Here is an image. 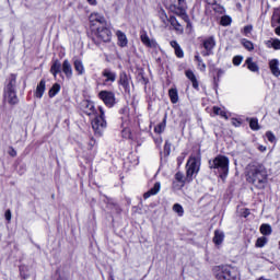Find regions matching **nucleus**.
Masks as SVG:
<instances>
[{"mask_svg": "<svg viewBox=\"0 0 280 280\" xmlns=\"http://www.w3.org/2000/svg\"><path fill=\"white\" fill-rule=\"evenodd\" d=\"M246 180L256 189H266L268 185V170L264 164L254 162L246 167Z\"/></svg>", "mask_w": 280, "mask_h": 280, "instance_id": "obj_1", "label": "nucleus"}, {"mask_svg": "<svg viewBox=\"0 0 280 280\" xmlns=\"http://www.w3.org/2000/svg\"><path fill=\"white\" fill-rule=\"evenodd\" d=\"M19 74L11 73L5 79L4 88H3V97L4 101L8 102L11 106H16L19 104V96L16 95V79Z\"/></svg>", "mask_w": 280, "mask_h": 280, "instance_id": "obj_2", "label": "nucleus"}, {"mask_svg": "<svg viewBox=\"0 0 280 280\" xmlns=\"http://www.w3.org/2000/svg\"><path fill=\"white\" fill-rule=\"evenodd\" d=\"M209 167L219 174V177L223 180H226L229 176V159L225 155H217L213 160H209Z\"/></svg>", "mask_w": 280, "mask_h": 280, "instance_id": "obj_3", "label": "nucleus"}, {"mask_svg": "<svg viewBox=\"0 0 280 280\" xmlns=\"http://www.w3.org/2000/svg\"><path fill=\"white\" fill-rule=\"evenodd\" d=\"M212 272L217 280H240V271L229 265L215 266Z\"/></svg>", "mask_w": 280, "mask_h": 280, "instance_id": "obj_4", "label": "nucleus"}, {"mask_svg": "<svg viewBox=\"0 0 280 280\" xmlns=\"http://www.w3.org/2000/svg\"><path fill=\"white\" fill-rule=\"evenodd\" d=\"M98 110L100 115H96L95 118L92 120V128L96 137H102L108 124L106 122V115L104 114V108L98 107Z\"/></svg>", "mask_w": 280, "mask_h": 280, "instance_id": "obj_5", "label": "nucleus"}, {"mask_svg": "<svg viewBox=\"0 0 280 280\" xmlns=\"http://www.w3.org/2000/svg\"><path fill=\"white\" fill-rule=\"evenodd\" d=\"M186 179L188 183L194 180V174L200 172V153L197 156L191 155L186 164Z\"/></svg>", "mask_w": 280, "mask_h": 280, "instance_id": "obj_6", "label": "nucleus"}, {"mask_svg": "<svg viewBox=\"0 0 280 280\" xmlns=\"http://www.w3.org/2000/svg\"><path fill=\"white\" fill-rule=\"evenodd\" d=\"M110 38H113V33L108 27H106V25H103L96 28L92 40L97 47H100L102 43H110Z\"/></svg>", "mask_w": 280, "mask_h": 280, "instance_id": "obj_7", "label": "nucleus"}, {"mask_svg": "<svg viewBox=\"0 0 280 280\" xmlns=\"http://www.w3.org/2000/svg\"><path fill=\"white\" fill-rule=\"evenodd\" d=\"M164 3L167 10L177 14V16H183V14H185V9H183L185 0H165Z\"/></svg>", "mask_w": 280, "mask_h": 280, "instance_id": "obj_8", "label": "nucleus"}, {"mask_svg": "<svg viewBox=\"0 0 280 280\" xmlns=\"http://www.w3.org/2000/svg\"><path fill=\"white\" fill-rule=\"evenodd\" d=\"M98 98L107 106V108H113L117 104V97L115 96V92L103 90L98 93Z\"/></svg>", "mask_w": 280, "mask_h": 280, "instance_id": "obj_9", "label": "nucleus"}, {"mask_svg": "<svg viewBox=\"0 0 280 280\" xmlns=\"http://www.w3.org/2000/svg\"><path fill=\"white\" fill-rule=\"evenodd\" d=\"M80 108L84 115L91 117V115H97V109H95V104L92 101L83 100L80 103Z\"/></svg>", "mask_w": 280, "mask_h": 280, "instance_id": "obj_10", "label": "nucleus"}, {"mask_svg": "<svg viewBox=\"0 0 280 280\" xmlns=\"http://www.w3.org/2000/svg\"><path fill=\"white\" fill-rule=\"evenodd\" d=\"M187 178H185V175L183 172H177L174 176L173 183H172V189L173 191H180L183 187H185V182Z\"/></svg>", "mask_w": 280, "mask_h": 280, "instance_id": "obj_11", "label": "nucleus"}, {"mask_svg": "<svg viewBox=\"0 0 280 280\" xmlns=\"http://www.w3.org/2000/svg\"><path fill=\"white\" fill-rule=\"evenodd\" d=\"M90 23H91V26L92 27H95V25H106V18H104V15L102 13H97V12H94V13H91L90 15Z\"/></svg>", "mask_w": 280, "mask_h": 280, "instance_id": "obj_12", "label": "nucleus"}, {"mask_svg": "<svg viewBox=\"0 0 280 280\" xmlns=\"http://www.w3.org/2000/svg\"><path fill=\"white\" fill-rule=\"evenodd\" d=\"M102 77L105 78L104 84H113L117 80V72L113 71L109 68H106L102 71Z\"/></svg>", "mask_w": 280, "mask_h": 280, "instance_id": "obj_13", "label": "nucleus"}, {"mask_svg": "<svg viewBox=\"0 0 280 280\" xmlns=\"http://www.w3.org/2000/svg\"><path fill=\"white\" fill-rule=\"evenodd\" d=\"M140 40L144 47H149L150 49H156V47H159L156 40L150 39V36H148L147 32L141 33Z\"/></svg>", "mask_w": 280, "mask_h": 280, "instance_id": "obj_14", "label": "nucleus"}, {"mask_svg": "<svg viewBox=\"0 0 280 280\" xmlns=\"http://www.w3.org/2000/svg\"><path fill=\"white\" fill-rule=\"evenodd\" d=\"M118 84L122 86L125 93H130V79L128 78V74L126 72H120Z\"/></svg>", "mask_w": 280, "mask_h": 280, "instance_id": "obj_15", "label": "nucleus"}, {"mask_svg": "<svg viewBox=\"0 0 280 280\" xmlns=\"http://www.w3.org/2000/svg\"><path fill=\"white\" fill-rule=\"evenodd\" d=\"M46 85H47V82L45 81V79H42L37 84L34 93V96L37 97V100H42L43 95H45Z\"/></svg>", "mask_w": 280, "mask_h": 280, "instance_id": "obj_16", "label": "nucleus"}, {"mask_svg": "<svg viewBox=\"0 0 280 280\" xmlns=\"http://www.w3.org/2000/svg\"><path fill=\"white\" fill-rule=\"evenodd\" d=\"M185 75L186 78H188V80H190L192 89H195V91H200V83L198 82V79L196 78L194 71L186 70Z\"/></svg>", "mask_w": 280, "mask_h": 280, "instance_id": "obj_17", "label": "nucleus"}, {"mask_svg": "<svg viewBox=\"0 0 280 280\" xmlns=\"http://www.w3.org/2000/svg\"><path fill=\"white\" fill-rule=\"evenodd\" d=\"M61 69L66 78H68L69 80L73 78V68L71 67V62H69L68 59L63 60Z\"/></svg>", "mask_w": 280, "mask_h": 280, "instance_id": "obj_18", "label": "nucleus"}, {"mask_svg": "<svg viewBox=\"0 0 280 280\" xmlns=\"http://www.w3.org/2000/svg\"><path fill=\"white\" fill-rule=\"evenodd\" d=\"M202 46L206 51H213V49H215V37L209 36L208 38L203 39Z\"/></svg>", "mask_w": 280, "mask_h": 280, "instance_id": "obj_19", "label": "nucleus"}, {"mask_svg": "<svg viewBox=\"0 0 280 280\" xmlns=\"http://www.w3.org/2000/svg\"><path fill=\"white\" fill-rule=\"evenodd\" d=\"M116 36L118 38V47H128V37L126 36V33L117 31Z\"/></svg>", "mask_w": 280, "mask_h": 280, "instance_id": "obj_20", "label": "nucleus"}, {"mask_svg": "<svg viewBox=\"0 0 280 280\" xmlns=\"http://www.w3.org/2000/svg\"><path fill=\"white\" fill-rule=\"evenodd\" d=\"M62 72V63H60V60L56 59L54 60L51 67H50V73L56 78L58 73Z\"/></svg>", "mask_w": 280, "mask_h": 280, "instance_id": "obj_21", "label": "nucleus"}, {"mask_svg": "<svg viewBox=\"0 0 280 280\" xmlns=\"http://www.w3.org/2000/svg\"><path fill=\"white\" fill-rule=\"evenodd\" d=\"M73 67L77 75H84V73L86 72L84 70V63L81 61V59H73Z\"/></svg>", "mask_w": 280, "mask_h": 280, "instance_id": "obj_22", "label": "nucleus"}, {"mask_svg": "<svg viewBox=\"0 0 280 280\" xmlns=\"http://www.w3.org/2000/svg\"><path fill=\"white\" fill-rule=\"evenodd\" d=\"M161 191V183L156 182L154 186L147 192H144L143 198L144 200H148L151 196H156Z\"/></svg>", "mask_w": 280, "mask_h": 280, "instance_id": "obj_23", "label": "nucleus"}, {"mask_svg": "<svg viewBox=\"0 0 280 280\" xmlns=\"http://www.w3.org/2000/svg\"><path fill=\"white\" fill-rule=\"evenodd\" d=\"M161 191V183L156 182L154 186L147 192H144L143 198L144 200H148L151 196H156Z\"/></svg>", "mask_w": 280, "mask_h": 280, "instance_id": "obj_24", "label": "nucleus"}, {"mask_svg": "<svg viewBox=\"0 0 280 280\" xmlns=\"http://www.w3.org/2000/svg\"><path fill=\"white\" fill-rule=\"evenodd\" d=\"M278 25H280V5L273 9L271 16V27H277Z\"/></svg>", "mask_w": 280, "mask_h": 280, "instance_id": "obj_25", "label": "nucleus"}, {"mask_svg": "<svg viewBox=\"0 0 280 280\" xmlns=\"http://www.w3.org/2000/svg\"><path fill=\"white\" fill-rule=\"evenodd\" d=\"M269 69L271 71L272 75H275L276 78H279L280 69H279V61L277 59H272L269 62Z\"/></svg>", "mask_w": 280, "mask_h": 280, "instance_id": "obj_26", "label": "nucleus"}, {"mask_svg": "<svg viewBox=\"0 0 280 280\" xmlns=\"http://www.w3.org/2000/svg\"><path fill=\"white\" fill-rule=\"evenodd\" d=\"M212 242H213V244H215V246H220V244H222V242H224V232H222L220 230H215Z\"/></svg>", "mask_w": 280, "mask_h": 280, "instance_id": "obj_27", "label": "nucleus"}, {"mask_svg": "<svg viewBox=\"0 0 280 280\" xmlns=\"http://www.w3.org/2000/svg\"><path fill=\"white\" fill-rule=\"evenodd\" d=\"M265 45H266V47H268V49L279 50L280 49V39L279 38H271L269 40H266Z\"/></svg>", "mask_w": 280, "mask_h": 280, "instance_id": "obj_28", "label": "nucleus"}, {"mask_svg": "<svg viewBox=\"0 0 280 280\" xmlns=\"http://www.w3.org/2000/svg\"><path fill=\"white\" fill-rule=\"evenodd\" d=\"M88 150L92 152L93 156H97V140L90 138L88 142Z\"/></svg>", "mask_w": 280, "mask_h": 280, "instance_id": "obj_29", "label": "nucleus"}, {"mask_svg": "<svg viewBox=\"0 0 280 280\" xmlns=\"http://www.w3.org/2000/svg\"><path fill=\"white\" fill-rule=\"evenodd\" d=\"M245 63L247 65V69H249V71H253V73H257V71H259V66L257 65V62L253 61V57H248Z\"/></svg>", "mask_w": 280, "mask_h": 280, "instance_id": "obj_30", "label": "nucleus"}, {"mask_svg": "<svg viewBox=\"0 0 280 280\" xmlns=\"http://www.w3.org/2000/svg\"><path fill=\"white\" fill-rule=\"evenodd\" d=\"M168 23L172 25V27H174V30H176V32H180V30H183V26L174 15L170 16Z\"/></svg>", "mask_w": 280, "mask_h": 280, "instance_id": "obj_31", "label": "nucleus"}, {"mask_svg": "<svg viewBox=\"0 0 280 280\" xmlns=\"http://www.w3.org/2000/svg\"><path fill=\"white\" fill-rule=\"evenodd\" d=\"M60 93V83H55L48 91L49 97H56Z\"/></svg>", "mask_w": 280, "mask_h": 280, "instance_id": "obj_32", "label": "nucleus"}, {"mask_svg": "<svg viewBox=\"0 0 280 280\" xmlns=\"http://www.w3.org/2000/svg\"><path fill=\"white\" fill-rule=\"evenodd\" d=\"M168 97H170L172 104H178V90L171 89L168 91Z\"/></svg>", "mask_w": 280, "mask_h": 280, "instance_id": "obj_33", "label": "nucleus"}, {"mask_svg": "<svg viewBox=\"0 0 280 280\" xmlns=\"http://www.w3.org/2000/svg\"><path fill=\"white\" fill-rule=\"evenodd\" d=\"M19 270H20V277L22 279H28L30 278V268L25 265H21L19 267Z\"/></svg>", "mask_w": 280, "mask_h": 280, "instance_id": "obj_34", "label": "nucleus"}, {"mask_svg": "<svg viewBox=\"0 0 280 280\" xmlns=\"http://www.w3.org/2000/svg\"><path fill=\"white\" fill-rule=\"evenodd\" d=\"M195 60L196 62H198V69L200 71H207V65L205 63V61L202 60V57H200L199 54L195 55Z\"/></svg>", "mask_w": 280, "mask_h": 280, "instance_id": "obj_35", "label": "nucleus"}, {"mask_svg": "<svg viewBox=\"0 0 280 280\" xmlns=\"http://www.w3.org/2000/svg\"><path fill=\"white\" fill-rule=\"evenodd\" d=\"M260 233L261 235H272V226L270 224H261L260 225Z\"/></svg>", "mask_w": 280, "mask_h": 280, "instance_id": "obj_36", "label": "nucleus"}, {"mask_svg": "<svg viewBox=\"0 0 280 280\" xmlns=\"http://www.w3.org/2000/svg\"><path fill=\"white\" fill-rule=\"evenodd\" d=\"M173 211L174 213H177L178 218H183V215H185V209L180 203H175L173 206Z\"/></svg>", "mask_w": 280, "mask_h": 280, "instance_id": "obj_37", "label": "nucleus"}, {"mask_svg": "<svg viewBox=\"0 0 280 280\" xmlns=\"http://www.w3.org/2000/svg\"><path fill=\"white\" fill-rule=\"evenodd\" d=\"M266 244H268V237L266 236H260L256 240V248H264V246H266Z\"/></svg>", "mask_w": 280, "mask_h": 280, "instance_id": "obj_38", "label": "nucleus"}, {"mask_svg": "<svg viewBox=\"0 0 280 280\" xmlns=\"http://www.w3.org/2000/svg\"><path fill=\"white\" fill-rule=\"evenodd\" d=\"M165 126H167V121L164 118L162 122H160L158 126L154 127V132H156L158 135H161L162 132L165 131Z\"/></svg>", "mask_w": 280, "mask_h": 280, "instance_id": "obj_39", "label": "nucleus"}, {"mask_svg": "<svg viewBox=\"0 0 280 280\" xmlns=\"http://www.w3.org/2000/svg\"><path fill=\"white\" fill-rule=\"evenodd\" d=\"M249 128L250 130H260L261 127H259V119L257 118H250L249 119Z\"/></svg>", "mask_w": 280, "mask_h": 280, "instance_id": "obj_40", "label": "nucleus"}, {"mask_svg": "<svg viewBox=\"0 0 280 280\" xmlns=\"http://www.w3.org/2000/svg\"><path fill=\"white\" fill-rule=\"evenodd\" d=\"M242 45L243 47H245V49H247V51H253V49H255V45L253 44V42L246 38L242 40Z\"/></svg>", "mask_w": 280, "mask_h": 280, "instance_id": "obj_41", "label": "nucleus"}, {"mask_svg": "<svg viewBox=\"0 0 280 280\" xmlns=\"http://www.w3.org/2000/svg\"><path fill=\"white\" fill-rule=\"evenodd\" d=\"M213 5H214L213 10L217 14H224V12H226V10L224 9V7H222V4L214 2Z\"/></svg>", "mask_w": 280, "mask_h": 280, "instance_id": "obj_42", "label": "nucleus"}, {"mask_svg": "<svg viewBox=\"0 0 280 280\" xmlns=\"http://www.w3.org/2000/svg\"><path fill=\"white\" fill-rule=\"evenodd\" d=\"M171 152H172V142H170V140H166L164 144V156H170Z\"/></svg>", "mask_w": 280, "mask_h": 280, "instance_id": "obj_43", "label": "nucleus"}, {"mask_svg": "<svg viewBox=\"0 0 280 280\" xmlns=\"http://www.w3.org/2000/svg\"><path fill=\"white\" fill-rule=\"evenodd\" d=\"M220 23H221V25H223V27H226V26L231 25V23H232L231 16L223 15L221 18V22Z\"/></svg>", "mask_w": 280, "mask_h": 280, "instance_id": "obj_44", "label": "nucleus"}, {"mask_svg": "<svg viewBox=\"0 0 280 280\" xmlns=\"http://www.w3.org/2000/svg\"><path fill=\"white\" fill-rule=\"evenodd\" d=\"M213 113L214 115H220V117H224L225 119H228L229 117L226 116V112L222 110V108L214 106L213 107Z\"/></svg>", "mask_w": 280, "mask_h": 280, "instance_id": "obj_45", "label": "nucleus"}, {"mask_svg": "<svg viewBox=\"0 0 280 280\" xmlns=\"http://www.w3.org/2000/svg\"><path fill=\"white\" fill-rule=\"evenodd\" d=\"M242 60H244V57L237 55L233 58V66L240 67L242 65Z\"/></svg>", "mask_w": 280, "mask_h": 280, "instance_id": "obj_46", "label": "nucleus"}, {"mask_svg": "<svg viewBox=\"0 0 280 280\" xmlns=\"http://www.w3.org/2000/svg\"><path fill=\"white\" fill-rule=\"evenodd\" d=\"M159 14L162 23H167V21H170V19H167V13H165V10H161Z\"/></svg>", "mask_w": 280, "mask_h": 280, "instance_id": "obj_47", "label": "nucleus"}, {"mask_svg": "<svg viewBox=\"0 0 280 280\" xmlns=\"http://www.w3.org/2000/svg\"><path fill=\"white\" fill-rule=\"evenodd\" d=\"M266 137L270 143H275V141H277V137H275V133L271 131H267Z\"/></svg>", "mask_w": 280, "mask_h": 280, "instance_id": "obj_48", "label": "nucleus"}, {"mask_svg": "<svg viewBox=\"0 0 280 280\" xmlns=\"http://www.w3.org/2000/svg\"><path fill=\"white\" fill-rule=\"evenodd\" d=\"M175 56L177 58H185V52L183 51V48H180V46L175 49Z\"/></svg>", "mask_w": 280, "mask_h": 280, "instance_id": "obj_49", "label": "nucleus"}, {"mask_svg": "<svg viewBox=\"0 0 280 280\" xmlns=\"http://www.w3.org/2000/svg\"><path fill=\"white\" fill-rule=\"evenodd\" d=\"M250 32H253V25H246V26H244V28H243V34H244L245 36H248V34H250Z\"/></svg>", "mask_w": 280, "mask_h": 280, "instance_id": "obj_50", "label": "nucleus"}, {"mask_svg": "<svg viewBox=\"0 0 280 280\" xmlns=\"http://www.w3.org/2000/svg\"><path fill=\"white\" fill-rule=\"evenodd\" d=\"M242 218H247L250 215V209L244 208L243 211L241 212Z\"/></svg>", "mask_w": 280, "mask_h": 280, "instance_id": "obj_51", "label": "nucleus"}, {"mask_svg": "<svg viewBox=\"0 0 280 280\" xmlns=\"http://www.w3.org/2000/svg\"><path fill=\"white\" fill-rule=\"evenodd\" d=\"M4 218L8 222H10V220H12V211L7 210L4 213Z\"/></svg>", "mask_w": 280, "mask_h": 280, "instance_id": "obj_52", "label": "nucleus"}, {"mask_svg": "<svg viewBox=\"0 0 280 280\" xmlns=\"http://www.w3.org/2000/svg\"><path fill=\"white\" fill-rule=\"evenodd\" d=\"M170 45H171V47H173V49H178V47H180V45L178 44V42H176V40H172L171 43H170Z\"/></svg>", "mask_w": 280, "mask_h": 280, "instance_id": "obj_53", "label": "nucleus"}, {"mask_svg": "<svg viewBox=\"0 0 280 280\" xmlns=\"http://www.w3.org/2000/svg\"><path fill=\"white\" fill-rule=\"evenodd\" d=\"M9 154H10L12 158L16 156V150H15L14 148L10 147V148H9Z\"/></svg>", "mask_w": 280, "mask_h": 280, "instance_id": "obj_54", "label": "nucleus"}, {"mask_svg": "<svg viewBox=\"0 0 280 280\" xmlns=\"http://www.w3.org/2000/svg\"><path fill=\"white\" fill-rule=\"evenodd\" d=\"M212 54H213V50H206L201 52V56L207 57V56H211Z\"/></svg>", "mask_w": 280, "mask_h": 280, "instance_id": "obj_55", "label": "nucleus"}, {"mask_svg": "<svg viewBox=\"0 0 280 280\" xmlns=\"http://www.w3.org/2000/svg\"><path fill=\"white\" fill-rule=\"evenodd\" d=\"M275 34H277V36H280V24H278L277 26H275Z\"/></svg>", "mask_w": 280, "mask_h": 280, "instance_id": "obj_56", "label": "nucleus"}, {"mask_svg": "<svg viewBox=\"0 0 280 280\" xmlns=\"http://www.w3.org/2000/svg\"><path fill=\"white\" fill-rule=\"evenodd\" d=\"M217 75H218V79H220L222 75H224V70L219 69Z\"/></svg>", "mask_w": 280, "mask_h": 280, "instance_id": "obj_57", "label": "nucleus"}, {"mask_svg": "<svg viewBox=\"0 0 280 280\" xmlns=\"http://www.w3.org/2000/svg\"><path fill=\"white\" fill-rule=\"evenodd\" d=\"M88 3H90V5H97V0H88Z\"/></svg>", "mask_w": 280, "mask_h": 280, "instance_id": "obj_58", "label": "nucleus"}, {"mask_svg": "<svg viewBox=\"0 0 280 280\" xmlns=\"http://www.w3.org/2000/svg\"><path fill=\"white\" fill-rule=\"evenodd\" d=\"M183 161H185V156H178L177 158V163L180 165V163H183Z\"/></svg>", "mask_w": 280, "mask_h": 280, "instance_id": "obj_59", "label": "nucleus"}, {"mask_svg": "<svg viewBox=\"0 0 280 280\" xmlns=\"http://www.w3.org/2000/svg\"><path fill=\"white\" fill-rule=\"evenodd\" d=\"M259 150H260V152H265V150H266V147H264V145H260V147H259Z\"/></svg>", "mask_w": 280, "mask_h": 280, "instance_id": "obj_60", "label": "nucleus"}, {"mask_svg": "<svg viewBox=\"0 0 280 280\" xmlns=\"http://www.w3.org/2000/svg\"><path fill=\"white\" fill-rule=\"evenodd\" d=\"M187 27H191V22H188V23H187Z\"/></svg>", "mask_w": 280, "mask_h": 280, "instance_id": "obj_61", "label": "nucleus"}, {"mask_svg": "<svg viewBox=\"0 0 280 280\" xmlns=\"http://www.w3.org/2000/svg\"><path fill=\"white\" fill-rule=\"evenodd\" d=\"M108 280H115V277L110 276Z\"/></svg>", "mask_w": 280, "mask_h": 280, "instance_id": "obj_62", "label": "nucleus"}, {"mask_svg": "<svg viewBox=\"0 0 280 280\" xmlns=\"http://www.w3.org/2000/svg\"><path fill=\"white\" fill-rule=\"evenodd\" d=\"M273 1H277V0H273Z\"/></svg>", "mask_w": 280, "mask_h": 280, "instance_id": "obj_63", "label": "nucleus"}]
</instances>
